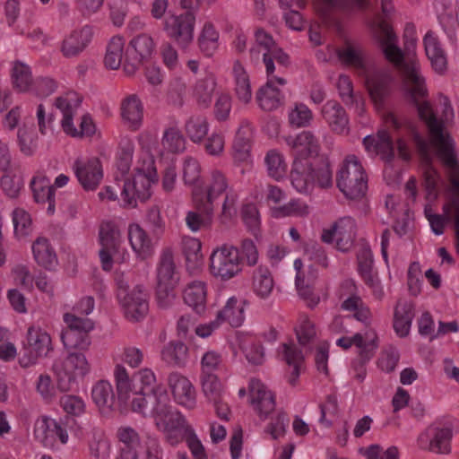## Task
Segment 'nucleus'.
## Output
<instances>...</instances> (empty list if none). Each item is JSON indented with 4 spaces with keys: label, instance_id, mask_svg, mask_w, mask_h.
I'll list each match as a JSON object with an SVG mask.
<instances>
[{
    "label": "nucleus",
    "instance_id": "nucleus-1",
    "mask_svg": "<svg viewBox=\"0 0 459 459\" xmlns=\"http://www.w3.org/2000/svg\"><path fill=\"white\" fill-rule=\"evenodd\" d=\"M377 39L385 58L400 69L406 82L411 84V98L417 108L419 117L428 126L430 142L436 149V153L455 145L451 136L444 133L443 125L435 116L429 102L420 100L427 95V89L424 79L419 74V64L415 60H403V51L397 46V37L385 20L378 22Z\"/></svg>",
    "mask_w": 459,
    "mask_h": 459
},
{
    "label": "nucleus",
    "instance_id": "nucleus-2",
    "mask_svg": "<svg viewBox=\"0 0 459 459\" xmlns=\"http://www.w3.org/2000/svg\"><path fill=\"white\" fill-rule=\"evenodd\" d=\"M118 398L125 403L129 402L131 394H153L159 387L156 385L154 372L150 368H143L130 378L124 366L117 364L114 370Z\"/></svg>",
    "mask_w": 459,
    "mask_h": 459
},
{
    "label": "nucleus",
    "instance_id": "nucleus-3",
    "mask_svg": "<svg viewBox=\"0 0 459 459\" xmlns=\"http://www.w3.org/2000/svg\"><path fill=\"white\" fill-rule=\"evenodd\" d=\"M337 186L350 199L362 198L368 190V178L355 155H348L341 166L337 177Z\"/></svg>",
    "mask_w": 459,
    "mask_h": 459
},
{
    "label": "nucleus",
    "instance_id": "nucleus-4",
    "mask_svg": "<svg viewBox=\"0 0 459 459\" xmlns=\"http://www.w3.org/2000/svg\"><path fill=\"white\" fill-rule=\"evenodd\" d=\"M52 370L56 377L57 389L71 390L77 378L84 377L91 370V364L82 351H71L63 360H56Z\"/></svg>",
    "mask_w": 459,
    "mask_h": 459
},
{
    "label": "nucleus",
    "instance_id": "nucleus-5",
    "mask_svg": "<svg viewBox=\"0 0 459 459\" xmlns=\"http://www.w3.org/2000/svg\"><path fill=\"white\" fill-rule=\"evenodd\" d=\"M241 262L238 248L224 244L212 251L210 256V272L214 277L226 281L241 273Z\"/></svg>",
    "mask_w": 459,
    "mask_h": 459
},
{
    "label": "nucleus",
    "instance_id": "nucleus-6",
    "mask_svg": "<svg viewBox=\"0 0 459 459\" xmlns=\"http://www.w3.org/2000/svg\"><path fill=\"white\" fill-rule=\"evenodd\" d=\"M408 133L423 165V186L426 191V198L429 201L436 200L438 195V173L432 166L430 144L418 133L414 126H409Z\"/></svg>",
    "mask_w": 459,
    "mask_h": 459
},
{
    "label": "nucleus",
    "instance_id": "nucleus-7",
    "mask_svg": "<svg viewBox=\"0 0 459 459\" xmlns=\"http://www.w3.org/2000/svg\"><path fill=\"white\" fill-rule=\"evenodd\" d=\"M158 181L155 169L145 173L138 169L133 179H126L123 182L121 189V199L124 207L134 208L137 202H145L151 196V186Z\"/></svg>",
    "mask_w": 459,
    "mask_h": 459
},
{
    "label": "nucleus",
    "instance_id": "nucleus-8",
    "mask_svg": "<svg viewBox=\"0 0 459 459\" xmlns=\"http://www.w3.org/2000/svg\"><path fill=\"white\" fill-rule=\"evenodd\" d=\"M195 15L186 11L178 15L171 14L163 21V30L168 38L182 49H186L194 40Z\"/></svg>",
    "mask_w": 459,
    "mask_h": 459
},
{
    "label": "nucleus",
    "instance_id": "nucleus-9",
    "mask_svg": "<svg viewBox=\"0 0 459 459\" xmlns=\"http://www.w3.org/2000/svg\"><path fill=\"white\" fill-rule=\"evenodd\" d=\"M155 51L152 38L145 33L134 37L125 56L123 69L127 75H133L139 67L148 62Z\"/></svg>",
    "mask_w": 459,
    "mask_h": 459
},
{
    "label": "nucleus",
    "instance_id": "nucleus-10",
    "mask_svg": "<svg viewBox=\"0 0 459 459\" xmlns=\"http://www.w3.org/2000/svg\"><path fill=\"white\" fill-rule=\"evenodd\" d=\"M229 187L228 179L226 176L218 169L211 171L208 184L206 186V193H203L199 189L193 190V201L195 209H198L203 213L212 215L213 213V202Z\"/></svg>",
    "mask_w": 459,
    "mask_h": 459
},
{
    "label": "nucleus",
    "instance_id": "nucleus-11",
    "mask_svg": "<svg viewBox=\"0 0 459 459\" xmlns=\"http://www.w3.org/2000/svg\"><path fill=\"white\" fill-rule=\"evenodd\" d=\"M356 229L355 220L350 216H345L335 221L331 229L324 230L321 239L327 244L335 240L336 247L340 251L347 252L353 246Z\"/></svg>",
    "mask_w": 459,
    "mask_h": 459
},
{
    "label": "nucleus",
    "instance_id": "nucleus-12",
    "mask_svg": "<svg viewBox=\"0 0 459 459\" xmlns=\"http://www.w3.org/2000/svg\"><path fill=\"white\" fill-rule=\"evenodd\" d=\"M118 301L126 318L131 322H138L148 314V294L141 286L134 287L126 296L122 292Z\"/></svg>",
    "mask_w": 459,
    "mask_h": 459
},
{
    "label": "nucleus",
    "instance_id": "nucleus-13",
    "mask_svg": "<svg viewBox=\"0 0 459 459\" xmlns=\"http://www.w3.org/2000/svg\"><path fill=\"white\" fill-rule=\"evenodd\" d=\"M436 154L447 169V177L451 185L452 192L459 196V161L455 145L449 148H444L441 152H438ZM456 204H459V200L455 197L448 204L443 206V211L448 212L450 210H453L454 215H457Z\"/></svg>",
    "mask_w": 459,
    "mask_h": 459
},
{
    "label": "nucleus",
    "instance_id": "nucleus-14",
    "mask_svg": "<svg viewBox=\"0 0 459 459\" xmlns=\"http://www.w3.org/2000/svg\"><path fill=\"white\" fill-rule=\"evenodd\" d=\"M73 169L79 183L85 191L95 190L103 178L100 160L95 157L87 160H76Z\"/></svg>",
    "mask_w": 459,
    "mask_h": 459
},
{
    "label": "nucleus",
    "instance_id": "nucleus-15",
    "mask_svg": "<svg viewBox=\"0 0 459 459\" xmlns=\"http://www.w3.org/2000/svg\"><path fill=\"white\" fill-rule=\"evenodd\" d=\"M168 385L175 401L188 409L195 406V390L189 379L178 372L168 377Z\"/></svg>",
    "mask_w": 459,
    "mask_h": 459
},
{
    "label": "nucleus",
    "instance_id": "nucleus-16",
    "mask_svg": "<svg viewBox=\"0 0 459 459\" xmlns=\"http://www.w3.org/2000/svg\"><path fill=\"white\" fill-rule=\"evenodd\" d=\"M286 80L281 76H273L262 86L256 93L259 107L265 111H272L279 108L284 100L282 92L275 87V83L285 85Z\"/></svg>",
    "mask_w": 459,
    "mask_h": 459
},
{
    "label": "nucleus",
    "instance_id": "nucleus-17",
    "mask_svg": "<svg viewBox=\"0 0 459 459\" xmlns=\"http://www.w3.org/2000/svg\"><path fill=\"white\" fill-rule=\"evenodd\" d=\"M321 115L333 133L338 134L349 133L347 112L338 101L333 100L326 101L321 108Z\"/></svg>",
    "mask_w": 459,
    "mask_h": 459
},
{
    "label": "nucleus",
    "instance_id": "nucleus-18",
    "mask_svg": "<svg viewBox=\"0 0 459 459\" xmlns=\"http://www.w3.org/2000/svg\"><path fill=\"white\" fill-rule=\"evenodd\" d=\"M92 38V29L83 26L74 30L62 41L60 51L66 58H74L81 55L87 48Z\"/></svg>",
    "mask_w": 459,
    "mask_h": 459
},
{
    "label": "nucleus",
    "instance_id": "nucleus-19",
    "mask_svg": "<svg viewBox=\"0 0 459 459\" xmlns=\"http://www.w3.org/2000/svg\"><path fill=\"white\" fill-rule=\"evenodd\" d=\"M357 260L358 270L365 284L372 290L376 299H381L384 291L380 286L377 274L373 273V256L370 249L368 247L361 248L357 255Z\"/></svg>",
    "mask_w": 459,
    "mask_h": 459
},
{
    "label": "nucleus",
    "instance_id": "nucleus-20",
    "mask_svg": "<svg viewBox=\"0 0 459 459\" xmlns=\"http://www.w3.org/2000/svg\"><path fill=\"white\" fill-rule=\"evenodd\" d=\"M363 145L368 153L379 155L387 164H390L394 159L393 140L385 130L378 131L377 135L364 137Z\"/></svg>",
    "mask_w": 459,
    "mask_h": 459
},
{
    "label": "nucleus",
    "instance_id": "nucleus-21",
    "mask_svg": "<svg viewBox=\"0 0 459 459\" xmlns=\"http://www.w3.org/2000/svg\"><path fill=\"white\" fill-rule=\"evenodd\" d=\"M120 115L123 124L131 131H137L143 125V105L136 94H131L122 100Z\"/></svg>",
    "mask_w": 459,
    "mask_h": 459
},
{
    "label": "nucleus",
    "instance_id": "nucleus-22",
    "mask_svg": "<svg viewBox=\"0 0 459 459\" xmlns=\"http://www.w3.org/2000/svg\"><path fill=\"white\" fill-rule=\"evenodd\" d=\"M81 103L82 98L73 91L61 95L55 100V106L63 113L62 128L65 134L73 137H77V128L73 124V114Z\"/></svg>",
    "mask_w": 459,
    "mask_h": 459
},
{
    "label": "nucleus",
    "instance_id": "nucleus-23",
    "mask_svg": "<svg viewBox=\"0 0 459 459\" xmlns=\"http://www.w3.org/2000/svg\"><path fill=\"white\" fill-rule=\"evenodd\" d=\"M249 392L251 403L261 417L266 418L273 411L275 408L274 396L266 390L263 383L257 379H252L249 384Z\"/></svg>",
    "mask_w": 459,
    "mask_h": 459
},
{
    "label": "nucleus",
    "instance_id": "nucleus-24",
    "mask_svg": "<svg viewBox=\"0 0 459 459\" xmlns=\"http://www.w3.org/2000/svg\"><path fill=\"white\" fill-rule=\"evenodd\" d=\"M179 273L177 269L171 248L162 249L157 264V283L178 286Z\"/></svg>",
    "mask_w": 459,
    "mask_h": 459
},
{
    "label": "nucleus",
    "instance_id": "nucleus-25",
    "mask_svg": "<svg viewBox=\"0 0 459 459\" xmlns=\"http://www.w3.org/2000/svg\"><path fill=\"white\" fill-rule=\"evenodd\" d=\"M392 81L388 71L377 70L366 76V84L369 95L376 104H382L389 93V86Z\"/></svg>",
    "mask_w": 459,
    "mask_h": 459
},
{
    "label": "nucleus",
    "instance_id": "nucleus-26",
    "mask_svg": "<svg viewBox=\"0 0 459 459\" xmlns=\"http://www.w3.org/2000/svg\"><path fill=\"white\" fill-rule=\"evenodd\" d=\"M286 141L292 149L294 159H307L319 151L318 141L310 131H303L296 137H289Z\"/></svg>",
    "mask_w": 459,
    "mask_h": 459
},
{
    "label": "nucleus",
    "instance_id": "nucleus-27",
    "mask_svg": "<svg viewBox=\"0 0 459 459\" xmlns=\"http://www.w3.org/2000/svg\"><path fill=\"white\" fill-rule=\"evenodd\" d=\"M292 186L299 191H307L315 182L314 167L308 159H294L290 172Z\"/></svg>",
    "mask_w": 459,
    "mask_h": 459
},
{
    "label": "nucleus",
    "instance_id": "nucleus-28",
    "mask_svg": "<svg viewBox=\"0 0 459 459\" xmlns=\"http://www.w3.org/2000/svg\"><path fill=\"white\" fill-rule=\"evenodd\" d=\"M423 42L426 55L433 69L438 74H443L447 68V61L438 38L433 31L429 30L425 35Z\"/></svg>",
    "mask_w": 459,
    "mask_h": 459
},
{
    "label": "nucleus",
    "instance_id": "nucleus-29",
    "mask_svg": "<svg viewBox=\"0 0 459 459\" xmlns=\"http://www.w3.org/2000/svg\"><path fill=\"white\" fill-rule=\"evenodd\" d=\"M128 238L133 250L143 259L153 253V244L147 232L139 224H131L128 228Z\"/></svg>",
    "mask_w": 459,
    "mask_h": 459
},
{
    "label": "nucleus",
    "instance_id": "nucleus-30",
    "mask_svg": "<svg viewBox=\"0 0 459 459\" xmlns=\"http://www.w3.org/2000/svg\"><path fill=\"white\" fill-rule=\"evenodd\" d=\"M91 396L101 414H109L113 411L115 394L109 382L98 381L92 387Z\"/></svg>",
    "mask_w": 459,
    "mask_h": 459
},
{
    "label": "nucleus",
    "instance_id": "nucleus-31",
    "mask_svg": "<svg viewBox=\"0 0 459 459\" xmlns=\"http://www.w3.org/2000/svg\"><path fill=\"white\" fill-rule=\"evenodd\" d=\"M186 305L201 315L206 307V285L204 281H194L186 285L183 292Z\"/></svg>",
    "mask_w": 459,
    "mask_h": 459
},
{
    "label": "nucleus",
    "instance_id": "nucleus-32",
    "mask_svg": "<svg viewBox=\"0 0 459 459\" xmlns=\"http://www.w3.org/2000/svg\"><path fill=\"white\" fill-rule=\"evenodd\" d=\"M257 47L263 48V54H271L280 66L287 67L290 64L289 56L280 48L273 38L263 29H258L255 33Z\"/></svg>",
    "mask_w": 459,
    "mask_h": 459
},
{
    "label": "nucleus",
    "instance_id": "nucleus-33",
    "mask_svg": "<svg viewBox=\"0 0 459 459\" xmlns=\"http://www.w3.org/2000/svg\"><path fill=\"white\" fill-rule=\"evenodd\" d=\"M232 74L235 82V94L239 101L248 103L252 99V90L249 75L243 65L236 60L233 64Z\"/></svg>",
    "mask_w": 459,
    "mask_h": 459
},
{
    "label": "nucleus",
    "instance_id": "nucleus-34",
    "mask_svg": "<svg viewBox=\"0 0 459 459\" xmlns=\"http://www.w3.org/2000/svg\"><path fill=\"white\" fill-rule=\"evenodd\" d=\"M413 317L412 304L399 300L394 310V329L400 337L408 335Z\"/></svg>",
    "mask_w": 459,
    "mask_h": 459
},
{
    "label": "nucleus",
    "instance_id": "nucleus-35",
    "mask_svg": "<svg viewBox=\"0 0 459 459\" xmlns=\"http://www.w3.org/2000/svg\"><path fill=\"white\" fill-rule=\"evenodd\" d=\"M34 199L37 203H48V212L54 213L56 205L55 187L50 186L46 178L34 177L30 182Z\"/></svg>",
    "mask_w": 459,
    "mask_h": 459
},
{
    "label": "nucleus",
    "instance_id": "nucleus-36",
    "mask_svg": "<svg viewBox=\"0 0 459 459\" xmlns=\"http://www.w3.org/2000/svg\"><path fill=\"white\" fill-rule=\"evenodd\" d=\"M32 252L38 264L46 269H51L57 262L56 252L45 238H38L34 241Z\"/></svg>",
    "mask_w": 459,
    "mask_h": 459
},
{
    "label": "nucleus",
    "instance_id": "nucleus-37",
    "mask_svg": "<svg viewBox=\"0 0 459 459\" xmlns=\"http://www.w3.org/2000/svg\"><path fill=\"white\" fill-rule=\"evenodd\" d=\"M252 129L247 123H243L237 131L233 141V157L238 161H244L249 156Z\"/></svg>",
    "mask_w": 459,
    "mask_h": 459
},
{
    "label": "nucleus",
    "instance_id": "nucleus-38",
    "mask_svg": "<svg viewBox=\"0 0 459 459\" xmlns=\"http://www.w3.org/2000/svg\"><path fill=\"white\" fill-rule=\"evenodd\" d=\"M244 308L235 297L228 299L226 305L217 314L218 321L228 322L233 327H238L244 321Z\"/></svg>",
    "mask_w": 459,
    "mask_h": 459
},
{
    "label": "nucleus",
    "instance_id": "nucleus-39",
    "mask_svg": "<svg viewBox=\"0 0 459 459\" xmlns=\"http://www.w3.org/2000/svg\"><path fill=\"white\" fill-rule=\"evenodd\" d=\"M61 340L67 350L86 351L91 346L90 333L65 328L61 333Z\"/></svg>",
    "mask_w": 459,
    "mask_h": 459
},
{
    "label": "nucleus",
    "instance_id": "nucleus-40",
    "mask_svg": "<svg viewBox=\"0 0 459 459\" xmlns=\"http://www.w3.org/2000/svg\"><path fill=\"white\" fill-rule=\"evenodd\" d=\"M273 279L270 270L265 266H258L253 273L252 288L261 299H266L273 291Z\"/></svg>",
    "mask_w": 459,
    "mask_h": 459
},
{
    "label": "nucleus",
    "instance_id": "nucleus-41",
    "mask_svg": "<svg viewBox=\"0 0 459 459\" xmlns=\"http://www.w3.org/2000/svg\"><path fill=\"white\" fill-rule=\"evenodd\" d=\"M216 87V81L212 74H207L199 79L193 90V95L199 106L208 108Z\"/></svg>",
    "mask_w": 459,
    "mask_h": 459
},
{
    "label": "nucleus",
    "instance_id": "nucleus-42",
    "mask_svg": "<svg viewBox=\"0 0 459 459\" xmlns=\"http://www.w3.org/2000/svg\"><path fill=\"white\" fill-rule=\"evenodd\" d=\"M89 441L91 455L93 459H109L111 445L105 432L100 429H92Z\"/></svg>",
    "mask_w": 459,
    "mask_h": 459
},
{
    "label": "nucleus",
    "instance_id": "nucleus-43",
    "mask_svg": "<svg viewBox=\"0 0 459 459\" xmlns=\"http://www.w3.org/2000/svg\"><path fill=\"white\" fill-rule=\"evenodd\" d=\"M124 38L114 36L110 39L104 56V65L107 68L117 70L120 67L124 56Z\"/></svg>",
    "mask_w": 459,
    "mask_h": 459
},
{
    "label": "nucleus",
    "instance_id": "nucleus-44",
    "mask_svg": "<svg viewBox=\"0 0 459 459\" xmlns=\"http://www.w3.org/2000/svg\"><path fill=\"white\" fill-rule=\"evenodd\" d=\"M187 351L188 349L183 342L171 341L162 349L161 358L171 366L182 367L186 361Z\"/></svg>",
    "mask_w": 459,
    "mask_h": 459
},
{
    "label": "nucleus",
    "instance_id": "nucleus-45",
    "mask_svg": "<svg viewBox=\"0 0 459 459\" xmlns=\"http://www.w3.org/2000/svg\"><path fill=\"white\" fill-rule=\"evenodd\" d=\"M149 401L152 403L151 413L154 417L155 423L161 421L172 410L170 400L163 388H158L153 394H149Z\"/></svg>",
    "mask_w": 459,
    "mask_h": 459
},
{
    "label": "nucleus",
    "instance_id": "nucleus-46",
    "mask_svg": "<svg viewBox=\"0 0 459 459\" xmlns=\"http://www.w3.org/2000/svg\"><path fill=\"white\" fill-rule=\"evenodd\" d=\"M12 81L13 88L19 92L29 91L33 82L30 66L22 61H15L12 69Z\"/></svg>",
    "mask_w": 459,
    "mask_h": 459
},
{
    "label": "nucleus",
    "instance_id": "nucleus-47",
    "mask_svg": "<svg viewBox=\"0 0 459 459\" xmlns=\"http://www.w3.org/2000/svg\"><path fill=\"white\" fill-rule=\"evenodd\" d=\"M27 342L38 355L47 356L51 347L49 334L40 328L31 326L28 330Z\"/></svg>",
    "mask_w": 459,
    "mask_h": 459
},
{
    "label": "nucleus",
    "instance_id": "nucleus-48",
    "mask_svg": "<svg viewBox=\"0 0 459 459\" xmlns=\"http://www.w3.org/2000/svg\"><path fill=\"white\" fill-rule=\"evenodd\" d=\"M341 307L343 310L354 312L353 316L358 321L363 323L367 327L371 325L372 314L369 307L362 301L360 297L345 299Z\"/></svg>",
    "mask_w": 459,
    "mask_h": 459
},
{
    "label": "nucleus",
    "instance_id": "nucleus-49",
    "mask_svg": "<svg viewBox=\"0 0 459 459\" xmlns=\"http://www.w3.org/2000/svg\"><path fill=\"white\" fill-rule=\"evenodd\" d=\"M219 32L213 24L206 22L198 38L199 48L205 56H211L218 48Z\"/></svg>",
    "mask_w": 459,
    "mask_h": 459
},
{
    "label": "nucleus",
    "instance_id": "nucleus-50",
    "mask_svg": "<svg viewBox=\"0 0 459 459\" xmlns=\"http://www.w3.org/2000/svg\"><path fill=\"white\" fill-rule=\"evenodd\" d=\"M117 437L126 448L121 449L120 459H137L134 447L139 443L137 432L130 427H123L118 429Z\"/></svg>",
    "mask_w": 459,
    "mask_h": 459
},
{
    "label": "nucleus",
    "instance_id": "nucleus-51",
    "mask_svg": "<svg viewBox=\"0 0 459 459\" xmlns=\"http://www.w3.org/2000/svg\"><path fill=\"white\" fill-rule=\"evenodd\" d=\"M185 130L192 142L199 143L208 133L207 119L201 115L192 116L186 122Z\"/></svg>",
    "mask_w": 459,
    "mask_h": 459
},
{
    "label": "nucleus",
    "instance_id": "nucleus-52",
    "mask_svg": "<svg viewBox=\"0 0 459 459\" xmlns=\"http://www.w3.org/2000/svg\"><path fill=\"white\" fill-rule=\"evenodd\" d=\"M371 342L377 343V336L373 330H368L364 334L357 333L352 337H341L336 341V344L344 350L355 345L359 351L364 350Z\"/></svg>",
    "mask_w": 459,
    "mask_h": 459
},
{
    "label": "nucleus",
    "instance_id": "nucleus-53",
    "mask_svg": "<svg viewBox=\"0 0 459 459\" xmlns=\"http://www.w3.org/2000/svg\"><path fill=\"white\" fill-rule=\"evenodd\" d=\"M452 431L450 429H434L431 433L429 449L437 454H448L450 452V439Z\"/></svg>",
    "mask_w": 459,
    "mask_h": 459
},
{
    "label": "nucleus",
    "instance_id": "nucleus-54",
    "mask_svg": "<svg viewBox=\"0 0 459 459\" xmlns=\"http://www.w3.org/2000/svg\"><path fill=\"white\" fill-rule=\"evenodd\" d=\"M337 56L342 63L366 73V67L361 54L359 50L351 44L346 43L343 48H339L337 50Z\"/></svg>",
    "mask_w": 459,
    "mask_h": 459
},
{
    "label": "nucleus",
    "instance_id": "nucleus-55",
    "mask_svg": "<svg viewBox=\"0 0 459 459\" xmlns=\"http://www.w3.org/2000/svg\"><path fill=\"white\" fill-rule=\"evenodd\" d=\"M185 138L176 127H169L164 131L161 144L167 151L178 153L185 150Z\"/></svg>",
    "mask_w": 459,
    "mask_h": 459
},
{
    "label": "nucleus",
    "instance_id": "nucleus-56",
    "mask_svg": "<svg viewBox=\"0 0 459 459\" xmlns=\"http://www.w3.org/2000/svg\"><path fill=\"white\" fill-rule=\"evenodd\" d=\"M100 242L104 248L118 250L120 246V232L118 229L109 222L101 224Z\"/></svg>",
    "mask_w": 459,
    "mask_h": 459
},
{
    "label": "nucleus",
    "instance_id": "nucleus-57",
    "mask_svg": "<svg viewBox=\"0 0 459 459\" xmlns=\"http://www.w3.org/2000/svg\"><path fill=\"white\" fill-rule=\"evenodd\" d=\"M268 175L273 178L279 180L286 173V164L282 156L275 150L267 152L264 159Z\"/></svg>",
    "mask_w": 459,
    "mask_h": 459
},
{
    "label": "nucleus",
    "instance_id": "nucleus-58",
    "mask_svg": "<svg viewBox=\"0 0 459 459\" xmlns=\"http://www.w3.org/2000/svg\"><path fill=\"white\" fill-rule=\"evenodd\" d=\"M201 383L203 392L209 401H221L222 386L216 375H201Z\"/></svg>",
    "mask_w": 459,
    "mask_h": 459
},
{
    "label": "nucleus",
    "instance_id": "nucleus-59",
    "mask_svg": "<svg viewBox=\"0 0 459 459\" xmlns=\"http://www.w3.org/2000/svg\"><path fill=\"white\" fill-rule=\"evenodd\" d=\"M37 134L32 126H23L18 130V143L21 152L30 156L34 153L37 147Z\"/></svg>",
    "mask_w": 459,
    "mask_h": 459
},
{
    "label": "nucleus",
    "instance_id": "nucleus-60",
    "mask_svg": "<svg viewBox=\"0 0 459 459\" xmlns=\"http://www.w3.org/2000/svg\"><path fill=\"white\" fill-rule=\"evenodd\" d=\"M377 346V343L371 342L364 350L359 351V358L353 362L352 367L356 371L355 377L359 382L364 380L367 374L365 365L374 357Z\"/></svg>",
    "mask_w": 459,
    "mask_h": 459
},
{
    "label": "nucleus",
    "instance_id": "nucleus-61",
    "mask_svg": "<svg viewBox=\"0 0 459 459\" xmlns=\"http://www.w3.org/2000/svg\"><path fill=\"white\" fill-rule=\"evenodd\" d=\"M295 331L298 341L301 345L307 344L316 336L315 325L306 314L299 316V325L296 326Z\"/></svg>",
    "mask_w": 459,
    "mask_h": 459
},
{
    "label": "nucleus",
    "instance_id": "nucleus-62",
    "mask_svg": "<svg viewBox=\"0 0 459 459\" xmlns=\"http://www.w3.org/2000/svg\"><path fill=\"white\" fill-rule=\"evenodd\" d=\"M312 118V111L303 103H297L289 113V122L296 127L307 126Z\"/></svg>",
    "mask_w": 459,
    "mask_h": 459
},
{
    "label": "nucleus",
    "instance_id": "nucleus-63",
    "mask_svg": "<svg viewBox=\"0 0 459 459\" xmlns=\"http://www.w3.org/2000/svg\"><path fill=\"white\" fill-rule=\"evenodd\" d=\"M320 423L325 428L333 425V419L338 414V402L333 394L327 395L325 402L320 404Z\"/></svg>",
    "mask_w": 459,
    "mask_h": 459
},
{
    "label": "nucleus",
    "instance_id": "nucleus-64",
    "mask_svg": "<svg viewBox=\"0 0 459 459\" xmlns=\"http://www.w3.org/2000/svg\"><path fill=\"white\" fill-rule=\"evenodd\" d=\"M56 388L52 377L48 374H40L36 381V391L41 396V398L49 403L56 395Z\"/></svg>",
    "mask_w": 459,
    "mask_h": 459
}]
</instances>
